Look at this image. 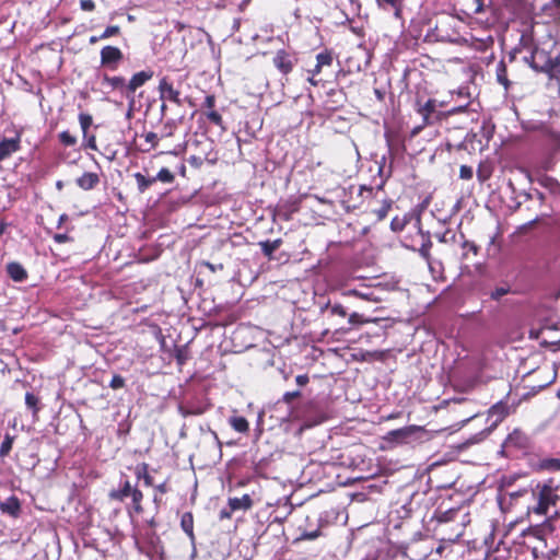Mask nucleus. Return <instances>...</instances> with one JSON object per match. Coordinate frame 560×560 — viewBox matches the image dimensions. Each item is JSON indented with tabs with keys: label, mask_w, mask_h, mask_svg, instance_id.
<instances>
[{
	"label": "nucleus",
	"mask_w": 560,
	"mask_h": 560,
	"mask_svg": "<svg viewBox=\"0 0 560 560\" xmlns=\"http://www.w3.org/2000/svg\"><path fill=\"white\" fill-rule=\"evenodd\" d=\"M515 409V406L509 405L506 401H499L494 404L489 410H488V418L494 420H504L506 417H509Z\"/></svg>",
	"instance_id": "obj_14"
},
{
	"label": "nucleus",
	"mask_w": 560,
	"mask_h": 560,
	"mask_svg": "<svg viewBox=\"0 0 560 560\" xmlns=\"http://www.w3.org/2000/svg\"><path fill=\"white\" fill-rule=\"evenodd\" d=\"M298 60L294 51L284 48L278 49L272 56V65L283 77H288L293 71Z\"/></svg>",
	"instance_id": "obj_6"
},
{
	"label": "nucleus",
	"mask_w": 560,
	"mask_h": 560,
	"mask_svg": "<svg viewBox=\"0 0 560 560\" xmlns=\"http://www.w3.org/2000/svg\"><path fill=\"white\" fill-rule=\"evenodd\" d=\"M52 240L58 244L68 243V242L73 241V238L71 236H69L68 233H56V234H54Z\"/></svg>",
	"instance_id": "obj_55"
},
{
	"label": "nucleus",
	"mask_w": 560,
	"mask_h": 560,
	"mask_svg": "<svg viewBox=\"0 0 560 560\" xmlns=\"http://www.w3.org/2000/svg\"><path fill=\"white\" fill-rule=\"evenodd\" d=\"M154 178L165 184H172L175 180L174 174L166 167H162Z\"/></svg>",
	"instance_id": "obj_40"
},
{
	"label": "nucleus",
	"mask_w": 560,
	"mask_h": 560,
	"mask_svg": "<svg viewBox=\"0 0 560 560\" xmlns=\"http://www.w3.org/2000/svg\"><path fill=\"white\" fill-rule=\"evenodd\" d=\"M348 294H350V295H354V296H358V298H360V299H362V300H370L369 294H365V293L359 292V291H357V290H351V291H349V292H348Z\"/></svg>",
	"instance_id": "obj_62"
},
{
	"label": "nucleus",
	"mask_w": 560,
	"mask_h": 560,
	"mask_svg": "<svg viewBox=\"0 0 560 560\" xmlns=\"http://www.w3.org/2000/svg\"><path fill=\"white\" fill-rule=\"evenodd\" d=\"M228 505L232 511H248L253 508L254 501L249 494H243L241 498H229Z\"/></svg>",
	"instance_id": "obj_18"
},
{
	"label": "nucleus",
	"mask_w": 560,
	"mask_h": 560,
	"mask_svg": "<svg viewBox=\"0 0 560 560\" xmlns=\"http://www.w3.org/2000/svg\"><path fill=\"white\" fill-rule=\"evenodd\" d=\"M474 176V171L471 166L462 165L459 168V178L464 180H469Z\"/></svg>",
	"instance_id": "obj_48"
},
{
	"label": "nucleus",
	"mask_w": 560,
	"mask_h": 560,
	"mask_svg": "<svg viewBox=\"0 0 560 560\" xmlns=\"http://www.w3.org/2000/svg\"><path fill=\"white\" fill-rule=\"evenodd\" d=\"M101 183L100 175L94 172H84L75 179V184L82 190H92Z\"/></svg>",
	"instance_id": "obj_15"
},
{
	"label": "nucleus",
	"mask_w": 560,
	"mask_h": 560,
	"mask_svg": "<svg viewBox=\"0 0 560 560\" xmlns=\"http://www.w3.org/2000/svg\"><path fill=\"white\" fill-rule=\"evenodd\" d=\"M136 487L131 486V482L126 479L121 482L118 489H113L108 493V498L112 501L124 502L126 498L130 497Z\"/></svg>",
	"instance_id": "obj_17"
},
{
	"label": "nucleus",
	"mask_w": 560,
	"mask_h": 560,
	"mask_svg": "<svg viewBox=\"0 0 560 560\" xmlns=\"http://www.w3.org/2000/svg\"><path fill=\"white\" fill-rule=\"evenodd\" d=\"M133 177L137 182L138 191L140 194H143L144 191H147L156 182V178L145 177L143 174H141L139 172L135 173Z\"/></svg>",
	"instance_id": "obj_28"
},
{
	"label": "nucleus",
	"mask_w": 560,
	"mask_h": 560,
	"mask_svg": "<svg viewBox=\"0 0 560 560\" xmlns=\"http://www.w3.org/2000/svg\"><path fill=\"white\" fill-rule=\"evenodd\" d=\"M120 27L118 25H109L100 35V38L107 39L120 35Z\"/></svg>",
	"instance_id": "obj_44"
},
{
	"label": "nucleus",
	"mask_w": 560,
	"mask_h": 560,
	"mask_svg": "<svg viewBox=\"0 0 560 560\" xmlns=\"http://www.w3.org/2000/svg\"><path fill=\"white\" fill-rule=\"evenodd\" d=\"M141 137L144 138V142H145L144 147H140L141 152L148 153L158 147L159 140H160L158 133H155L153 131H148L145 133H142Z\"/></svg>",
	"instance_id": "obj_26"
},
{
	"label": "nucleus",
	"mask_w": 560,
	"mask_h": 560,
	"mask_svg": "<svg viewBox=\"0 0 560 560\" xmlns=\"http://www.w3.org/2000/svg\"><path fill=\"white\" fill-rule=\"evenodd\" d=\"M533 446L532 438L520 429H515L504 440L503 451L511 452L513 450L529 451Z\"/></svg>",
	"instance_id": "obj_8"
},
{
	"label": "nucleus",
	"mask_w": 560,
	"mask_h": 560,
	"mask_svg": "<svg viewBox=\"0 0 560 560\" xmlns=\"http://www.w3.org/2000/svg\"><path fill=\"white\" fill-rule=\"evenodd\" d=\"M458 511L459 508H447L442 510V506H440L435 512V518L441 523L451 522L454 520Z\"/></svg>",
	"instance_id": "obj_29"
},
{
	"label": "nucleus",
	"mask_w": 560,
	"mask_h": 560,
	"mask_svg": "<svg viewBox=\"0 0 560 560\" xmlns=\"http://www.w3.org/2000/svg\"><path fill=\"white\" fill-rule=\"evenodd\" d=\"M271 462L267 457H262L257 462H254V474L261 478H268L269 476V466Z\"/></svg>",
	"instance_id": "obj_27"
},
{
	"label": "nucleus",
	"mask_w": 560,
	"mask_h": 560,
	"mask_svg": "<svg viewBox=\"0 0 560 560\" xmlns=\"http://www.w3.org/2000/svg\"><path fill=\"white\" fill-rule=\"evenodd\" d=\"M282 243H283L282 238H276L273 241H269V240L260 241L258 243V245H259L264 256L267 257L268 259H272L273 253L280 248Z\"/></svg>",
	"instance_id": "obj_21"
},
{
	"label": "nucleus",
	"mask_w": 560,
	"mask_h": 560,
	"mask_svg": "<svg viewBox=\"0 0 560 560\" xmlns=\"http://www.w3.org/2000/svg\"><path fill=\"white\" fill-rule=\"evenodd\" d=\"M80 8L85 12H92L95 10V2L93 0H81Z\"/></svg>",
	"instance_id": "obj_57"
},
{
	"label": "nucleus",
	"mask_w": 560,
	"mask_h": 560,
	"mask_svg": "<svg viewBox=\"0 0 560 560\" xmlns=\"http://www.w3.org/2000/svg\"><path fill=\"white\" fill-rule=\"evenodd\" d=\"M376 4L382 10L392 9L396 13L401 10L404 0H375Z\"/></svg>",
	"instance_id": "obj_35"
},
{
	"label": "nucleus",
	"mask_w": 560,
	"mask_h": 560,
	"mask_svg": "<svg viewBox=\"0 0 560 560\" xmlns=\"http://www.w3.org/2000/svg\"><path fill=\"white\" fill-rule=\"evenodd\" d=\"M442 468V465L439 463H434L429 467L430 474L436 475L439 470Z\"/></svg>",
	"instance_id": "obj_64"
},
{
	"label": "nucleus",
	"mask_w": 560,
	"mask_h": 560,
	"mask_svg": "<svg viewBox=\"0 0 560 560\" xmlns=\"http://www.w3.org/2000/svg\"><path fill=\"white\" fill-rule=\"evenodd\" d=\"M180 527L187 534L191 541L195 540L194 515L191 512H185L180 517Z\"/></svg>",
	"instance_id": "obj_25"
},
{
	"label": "nucleus",
	"mask_w": 560,
	"mask_h": 560,
	"mask_svg": "<svg viewBox=\"0 0 560 560\" xmlns=\"http://www.w3.org/2000/svg\"><path fill=\"white\" fill-rule=\"evenodd\" d=\"M432 247V243L431 241H427V243H423L421 248L419 249V253L420 255L425 259V260H430L431 258V253H430V249Z\"/></svg>",
	"instance_id": "obj_51"
},
{
	"label": "nucleus",
	"mask_w": 560,
	"mask_h": 560,
	"mask_svg": "<svg viewBox=\"0 0 560 560\" xmlns=\"http://www.w3.org/2000/svg\"><path fill=\"white\" fill-rule=\"evenodd\" d=\"M322 535V532L319 528L312 530V532H303L299 539L301 540H314L318 538Z\"/></svg>",
	"instance_id": "obj_50"
},
{
	"label": "nucleus",
	"mask_w": 560,
	"mask_h": 560,
	"mask_svg": "<svg viewBox=\"0 0 560 560\" xmlns=\"http://www.w3.org/2000/svg\"><path fill=\"white\" fill-rule=\"evenodd\" d=\"M21 150V135L0 140V163Z\"/></svg>",
	"instance_id": "obj_12"
},
{
	"label": "nucleus",
	"mask_w": 560,
	"mask_h": 560,
	"mask_svg": "<svg viewBox=\"0 0 560 560\" xmlns=\"http://www.w3.org/2000/svg\"><path fill=\"white\" fill-rule=\"evenodd\" d=\"M539 466L544 470L559 471L560 470V457L559 458H544L540 460Z\"/></svg>",
	"instance_id": "obj_36"
},
{
	"label": "nucleus",
	"mask_w": 560,
	"mask_h": 560,
	"mask_svg": "<svg viewBox=\"0 0 560 560\" xmlns=\"http://www.w3.org/2000/svg\"><path fill=\"white\" fill-rule=\"evenodd\" d=\"M520 45L522 46V48L529 49L532 51L534 47L537 46L535 42V31L533 25L528 26L525 31H523L520 38Z\"/></svg>",
	"instance_id": "obj_23"
},
{
	"label": "nucleus",
	"mask_w": 560,
	"mask_h": 560,
	"mask_svg": "<svg viewBox=\"0 0 560 560\" xmlns=\"http://www.w3.org/2000/svg\"><path fill=\"white\" fill-rule=\"evenodd\" d=\"M79 122H80L82 132L89 131L91 126L93 125V117H92V115H90L88 113H81L79 115Z\"/></svg>",
	"instance_id": "obj_41"
},
{
	"label": "nucleus",
	"mask_w": 560,
	"mask_h": 560,
	"mask_svg": "<svg viewBox=\"0 0 560 560\" xmlns=\"http://www.w3.org/2000/svg\"><path fill=\"white\" fill-rule=\"evenodd\" d=\"M148 464L142 463V470H143V481L147 487L153 486V477L148 471Z\"/></svg>",
	"instance_id": "obj_54"
},
{
	"label": "nucleus",
	"mask_w": 560,
	"mask_h": 560,
	"mask_svg": "<svg viewBox=\"0 0 560 560\" xmlns=\"http://www.w3.org/2000/svg\"><path fill=\"white\" fill-rule=\"evenodd\" d=\"M158 90L161 100L170 101L178 106L183 104V101L180 100V92L179 90L174 88L173 82L170 80V78L163 77L159 82Z\"/></svg>",
	"instance_id": "obj_9"
},
{
	"label": "nucleus",
	"mask_w": 560,
	"mask_h": 560,
	"mask_svg": "<svg viewBox=\"0 0 560 560\" xmlns=\"http://www.w3.org/2000/svg\"><path fill=\"white\" fill-rule=\"evenodd\" d=\"M174 357L179 366L185 365L187 361L190 359V352L187 346L176 347Z\"/></svg>",
	"instance_id": "obj_34"
},
{
	"label": "nucleus",
	"mask_w": 560,
	"mask_h": 560,
	"mask_svg": "<svg viewBox=\"0 0 560 560\" xmlns=\"http://www.w3.org/2000/svg\"><path fill=\"white\" fill-rule=\"evenodd\" d=\"M25 405H26V408L32 411L33 418H36L38 411L43 408L40 398L32 392H27L25 394Z\"/></svg>",
	"instance_id": "obj_24"
},
{
	"label": "nucleus",
	"mask_w": 560,
	"mask_h": 560,
	"mask_svg": "<svg viewBox=\"0 0 560 560\" xmlns=\"http://www.w3.org/2000/svg\"><path fill=\"white\" fill-rule=\"evenodd\" d=\"M131 505L132 510L136 514H142L143 513V506H142V500H143V493L141 490H139L137 487L132 491L131 495Z\"/></svg>",
	"instance_id": "obj_32"
},
{
	"label": "nucleus",
	"mask_w": 560,
	"mask_h": 560,
	"mask_svg": "<svg viewBox=\"0 0 560 560\" xmlns=\"http://www.w3.org/2000/svg\"><path fill=\"white\" fill-rule=\"evenodd\" d=\"M125 385H126L125 378L119 374H115L112 377V381L109 382V387L114 390L121 389L125 387Z\"/></svg>",
	"instance_id": "obj_46"
},
{
	"label": "nucleus",
	"mask_w": 560,
	"mask_h": 560,
	"mask_svg": "<svg viewBox=\"0 0 560 560\" xmlns=\"http://www.w3.org/2000/svg\"><path fill=\"white\" fill-rule=\"evenodd\" d=\"M124 61V54L117 46L107 45L100 51L101 67L115 71Z\"/></svg>",
	"instance_id": "obj_7"
},
{
	"label": "nucleus",
	"mask_w": 560,
	"mask_h": 560,
	"mask_svg": "<svg viewBox=\"0 0 560 560\" xmlns=\"http://www.w3.org/2000/svg\"><path fill=\"white\" fill-rule=\"evenodd\" d=\"M406 223L407 221L405 222L404 220H400L399 218L396 217L392 220L390 228L395 232L401 231L405 228Z\"/></svg>",
	"instance_id": "obj_56"
},
{
	"label": "nucleus",
	"mask_w": 560,
	"mask_h": 560,
	"mask_svg": "<svg viewBox=\"0 0 560 560\" xmlns=\"http://www.w3.org/2000/svg\"><path fill=\"white\" fill-rule=\"evenodd\" d=\"M557 42L550 38L542 43V46L534 47L530 55V67L539 72H545L550 79L559 80L560 77V51L552 56V49Z\"/></svg>",
	"instance_id": "obj_3"
},
{
	"label": "nucleus",
	"mask_w": 560,
	"mask_h": 560,
	"mask_svg": "<svg viewBox=\"0 0 560 560\" xmlns=\"http://www.w3.org/2000/svg\"><path fill=\"white\" fill-rule=\"evenodd\" d=\"M442 107L443 104L438 100L424 98L418 94L415 98L413 109L421 117V124L413 127L411 135L416 136L425 127L440 125L447 120L450 116L466 110V106L452 107L447 110H443Z\"/></svg>",
	"instance_id": "obj_2"
},
{
	"label": "nucleus",
	"mask_w": 560,
	"mask_h": 560,
	"mask_svg": "<svg viewBox=\"0 0 560 560\" xmlns=\"http://www.w3.org/2000/svg\"><path fill=\"white\" fill-rule=\"evenodd\" d=\"M463 248L464 249H468L469 252H471L475 256L478 255L479 253V247L474 243V242H470V241H467L465 240L463 242Z\"/></svg>",
	"instance_id": "obj_58"
},
{
	"label": "nucleus",
	"mask_w": 560,
	"mask_h": 560,
	"mask_svg": "<svg viewBox=\"0 0 560 560\" xmlns=\"http://www.w3.org/2000/svg\"><path fill=\"white\" fill-rule=\"evenodd\" d=\"M302 393L300 390L287 392L282 396V401L285 404H291L293 400L300 398Z\"/></svg>",
	"instance_id": "obj_49"
},
{
	"label": "nucleus",
	"mask_w": 560,
	"mask_h": 560,
	"mask_svg": "<svg viewBox=\"0 0 560 560\" xmlns=\"http://www.w3.org/2000/svg\"><path fill=\"white\" fill-rule=\"evenodd\" d=\"M326 312H328L330 317H339V318H346L348 316V312L343 305L340 303L330 304L328 303L325 306Z\"/></svg>",
	"instance_id": "obj_31"
},
{
	"label": "nucleus",
	"mask_w": 560,
	"mask_h": 560,
	"mask_svg": "<svg viewBox=\"0 0 560 560\" xmlns=\"http://www.w3.org/2000/svg\"><path fill=\"white\" fill-rule=\"evenodd\" d=\"M497 81L504 86L505 90L510 88V81L508 79V69L504 60L498 62L495 67Z\"/></svg>",
	"instance_id": "obj_30"
},
{
	"label": "nucleus",
	"mask_w": 560,
	"mask_h": 560,
	"mask_svg": "<svg viewBox=\"0 0 560 560\" xmlns=\"http://www.w3.org/2000/svg\"><path fill=\"white\" fill-rule=\"evenodd\" d=\"M205 159L199 155H190L188 158V163L194 168H200L203 165Z\"/></svg>",
	"instance_id": "obj_52"
},
{
	"label": "nucleus",
	"mask_w": 560,
	"mask_h": 560,
	"mask_svg": "<svg viewBox=\"0 0 560 560\" xmlns=\"http://www.w3.org/2000/svg\"><path fill=\"white\" fill-rule=\"evenodd\" d=\"M175 130H176V124L174 120H167L164 125H163V129H162V133H161V138H172L175 133Z\"/></svg>",
	"instance_id": "obj_42"
},
{
	"label": "nucleus",
	"mask_w": 560,
	"mask_h": 560,
	"mask_svg": "<svg viewBox=\"0 0 560 560\" xmlns=\"http://www.w3.org/2000/svg\"><path fill=\"white\" fill-rule=\"evenodd\" d=\"M153 77V71L143 70L135 73L131 79L127 82L126 86V98L132 100L135 98L136 91L143 86L149 80Z\"/></svg>",
	"instance_id": "obj_10"
},
{
	"label": "nucleus",
	"mask_w": 560,
	"mask_h": 560,
	"mask_svg": "<svg viewBox=\"0 0 560 560\" xmlns=\"http://www.w3.org/2000/svg\"><path fill=\"white\" fill-rule=\"evenodd\" d=\"M392 205L393 201L390 199H384L380 208L372 210V213L375 215L377 221H382L387 217L392 209Z\"/></svg>",
	"instance_id": "obj_33"
},
{
	"label": "nucleus",
	"mask_w": 560,
	"mask_h": 560,
	"mask_svg": "<svg viewBox=\"0 0 560 560\" xmlns=\"http://www.w3.org/2000/svg\"><path fill=\"white\" fill-rule=\"evenodd\" d=\"M7 273L15 282H23L28 277L26 269L16 261L7 265Z\"/></svg>",
	"instance_id": "obj_19"
},
{
	"label": "nucleus",
	"mask_w": 560,
	"mask_h": 560,
	"mask_svg": "<svg viewBox=\"0 0 560 560\" xmlns=\"http://www.w3.org/2000/svg\"><path fill=\"white\" fill-rule=\"evenodd\" d=\"M60 143L65 147H73L77 144V137L71 135L70 131L63 130L58 135Z\"/></svg>",
	"instance_id": "obj_39"
},
{
	"label": "nucleus",
	"mask_w": 560,
	"mask_h": 560,
	"mask_svg": "<svg viewBox=\"0 0 560 560\" xmlns=\"http://www.w3.org/2000/svg\"><path fill=\"white\" fill-rule=\"evenodd\" d=\"M233 512L234 511H232L230 506L229 509H222L220 511L219 517L220 520H230L232 517Z\"/></svg>",
	"instance_id": "obj_60"
},
{
	"label": "nucleus",
	"mask_w": 560,
	"mask_h": 560,
	"mask_svg": "<svg viewBox=\"0 0 560 560\" xmlns=\"http://www.w3.org/2000/svg\"><path fill=\"white\" fill-rule=\"evenodd\" d=\"M510 292V287H498L491 293L490 298L494 301H499L502 296Z\"/></svg>",
	"instance_id": "obj_47"
},
{
	"label": "nucleus",
	"mask_w": 560,
	"mask_h": 560,
	"mask_svg": "<svg viewBox=\"0 0 560 560\" xmlns=\"http://www.w3.org/2000/svg\"><path fill=\"white\" fill-rule=\"evenodd\" d=\"M295 382L299 386L303 387L308 384L310 377L307 374H300L295 377Z\"/></svg>",
	"instance_id": "obj_59"
},
{
	"label": "nucleus",
	"mask_w": 560,
	"mask_h": 560,
	"mask_svg": "<svg viewBox=\"0 0 560 560\" xmlns=\"http://www.w3.org/2000/svg\"><path fill=\"white\" fill-rule=\"evenodd\" d=\"M248 423L249 422H230V425L238 433H246L248 431Z\"/></svg>",
	"instance_id": "obj_53"
},
{
	"label": "nucleus",
	"mask_w": 560,
	"mask_h": 560,
	"mask_svg": "<svg viewBox=\"0 0 560 560\" xmlns=\"http://www.w3.org/2000/svg\"><path fill=\"white\" fill-rule=\"evenodd\" d=\"M335 54L329 48H324L315 56V65L311 69H306V81L313 85L318 86L323 82L322 74L332 68Z\"/></svg>",
	"instance_id": "obj_5"
},
{
	"label": "nucleus",
	"mask_w": 560,
	"mask_h": 560,
	"mask_svg": "<svg viewBox=\"0 0 560 560\" xmlns=\"http://www.w3.org/2000/svg\"><path fill=\"white\" fill-rule=\"evenodd\" d=\"M441 430H428L422 425L409 424L390 430L381 438L380 450L392 451L401 446H417L431 441L435 434L444 432Z\"/></svg>",
	"instance_id": "obj_1"
},
{
	"label": "nucleus",
	"mask_w": 560,
	"mask_h": 560,
	"mask_svg": "<svg viewBox=\"0 0 560 560\" xmlns=\"http://www.w3.org/2000/svg\"><path fill=\"white\" fill-rule=\"evenodd\" d=\"M498 425V422H493L492 425H490L489 428L485 429V430H481L480 432H478L477 434H475L474 436L465 440L458 447L462 450V448H466L472 444H476V443H479L481 441H483Z\"/></svg>",
	"instance_id": "obj_22"
},
{
	"label": "nucleus",
	"mask_w": 560,
	"mask_h": 560,
	"mask_svg": "<svg viewBox=\"0 0 560 560\" xmlns=\"http://www.w3.org/2000/svg\"><path fill=\"white\" fill-rule=\"evenodd\" d=\"M82 136L84 149L97 151L96 136L94 133H91L90 131H83Z\"/></svg>",
	"instance_id": "obj_37"
},
{
	"label": "nucleus",
	"mask_w": 560,
	"mask_h": 560,
	"mask_svg": "<svg viewBox=\"0 0 560 560\" xmlns=\"http://www.w3.org/2000/svg\"><path fill=\"white\" fill-rule=\"evenodd\" d=\"M479 182L483 183L490 177V172H485L481 167L477 171Z\"/></svg>",
	"instance_id": "obj_61"
},
{
	"label": "nucleus",
	"mask_w": 560,
	"mask_h": 560,
	"mask_svg": "<svg viewBox=\"0 0 560 560\" xmlns=\"http://www.w3.org/2000/svg\"><path fill=\"white\" fill-rule=\"evenodd\" d=\"M13 441H14V436L10 435V434H5L1 445H0V457H7L11 450H12V445H13Z\"/></svg>",
	"instance_id": "obj_38"
},
{
	"label": "nucleus",
	"mask_w": 560,
	"mask_h": 560,
	"mask_svg": "<svg viewBox=\"0 0 560 560\" xmlns=\"http://www.w3.org/2000/svg\"><path fill=\"white\" fill-rule=\"evenodd\" d=\"M372 322L371 319L363 318V316L359 313H351L348 315V323L350 327L363 325L365 323Z\"/></svg>",
	"instance_id": "obj_43"
},
{
	"label": "nucleus",
	"mask_w": 560,
	"mask_h": 560,
	"mask_svg": "<svg viewBox=\"0 0 560 560\" xmlns=\"http://www.w3.org/2000/svg\"><path fill=\"white\" fill-rule=\"evenodd\" d=\"M202 107L208 109L205 113V115L208 118V120L211 124L220 127L222 130H225L224 120H223L222 115L214 109V107H215V96L213 94H209V95L206 96V98H205V101L202 103Z\"/></svg>",
	"instance_id": "obj_11"
},
{
	"label": "nucleus",
	"mask_w": 560,
	"mask_h": 560,
	"mask_svg": "<svg viewBox=\"0 0 560 560\" xmlns=\"http://www.w3.org/2000/svg\"><path fill=\"white\" fill-rule=\"evenodd\" d=\"M534 495L537 503L528 509L529 512L537 515H547L551 508H556L560 495L558 494V487H553L552 482L537 485Z\"/></svg>",
	"instance_id": "obj_4"
},
{
	"label": "nucleus",
	"mask_w": 560,
	"mask_h": 560,
	"mask_svg": "<svg viewBox=\"0 0 560 560\" xmlns=\"http://www.w3.org/2000/svg\"><path fill=\"white\" fill-rule=\"evenodd\" d=\"M300 210V202L294 200H287L279 203L275 209V217L282 221H290L292 215Z\"/></svg>",
	"instance_id": "obj_13"
},
{
	"label": "nucleus",
	"mask_w": 560,
	"mask_h": 560,
	"mask_svg": "<svg viewBox=\"0 0 560 560\" xmlns=\"http://www.w3.org/2000/svg\"><path fill=\"white\" fill-rule=\"evenodd\" d=\"M482 11H483V0H469L467 13L479 14Z\"/></svg>",
	"instance_id": "obj_45"
},
{
	"label": "nucleus",
	"mask_w": 560,
	"mask_h": 560,
	"mask_svg": "<svg viewBox=\"0 0 560 560\" xmlns=\"http://www.w3.org/2000/svg\"><path fill=\"white\" fill-rule=\"evenodd\" d=\"M102 83L112 88V90H119L121 94L126 97V86L127 82L121 75L110 77L108 74H103Z\"/></svg>",
	"instance_id": "obj_20"
},
{
	"label": "nucleus",
	"mask_w": 560,
	"mask_h": 560,
	"mask_svg": "<svg viewBox=\"0 0 560 560\" xmlns=\"http://www.w3.org/2000/svg\"><path fill=\"white\" fill-rule=\"evenodd\" d=\"M155 490L160 493H166L168 491V487L166 482H162L160 485L154 486Z\"/></svg>",
	"instance_id": "obj_63"
},
{
	"label": "nucleus",
	"mask_w": 560,
	"mask_h": 560,
	"mask_svg": "<svg viewBox=\"0 0 560 560\" xmlns=\"http://www.w3.org/2000/svg\"><path fill=\"white\" fill-rule=\"evenodd\" d=\"M0 511L13 518H18L21 514V501L16 495L9 497L5 501L0 502Z\"/></svg>",
	"instance_id": "obj_16"
}]
</instances>
